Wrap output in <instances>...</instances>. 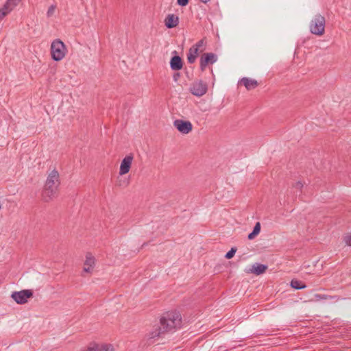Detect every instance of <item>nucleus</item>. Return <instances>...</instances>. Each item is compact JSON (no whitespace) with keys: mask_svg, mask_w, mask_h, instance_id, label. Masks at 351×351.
<instances>
[{"mask_svg":"<svg viewBox=\"0 0 351 351\" xmlns=\"http://www.w3.org/2000/svg\"><path fill=\"white\" fill-rule=\"evenodd\" d=\"M267 269V266L266 265L256 263L252 265L250 271L256 275H261L265 273Z\"/></svg>","mask_w":351,"mask_h":351,"instance_id":"15","label":"nucleus"},{"mask_svg":"<svg viewBox=\"0 0 351 351\" xmlns=\"http://www.w3.org/2000/svg\"><path fill=\"white\" fill-rule=\"evenodd\" d=\"M326 20L324 16L317 14L310 23V31L315 35L322 36L324 33Z\"/></svg>","mask_w":351,"mask_h":351,"instance_id":"4","label":"nucleus"},{"mask_svg":"<svg viewBox=\"0 0 351 351\" xmlns=\"http://www.w3.org/2000/svg\"><path fill=\"white\" fill-rule=\"evenodd\" d=\"M133 155L132 154L126 156L121 161L119 175L123 176L128 173L131 168L132 162L133 160Z\"/></svg>","mask_w":351,"mask_h":351,"instance_id":"10","label":"nucleus"},{"mask_svg":"<svg viewBox=\"0 0 351 351\" xmlns=\"http://www.w3.org/2000/svg\"><path fill=\"white\" fill-rule=\"evenodd\" d=\"M182 316L177 311H169L163 313L159 319V325H155L147 334L148 339H156L163 335L172 332L181 328Z\"/></svg>","mask_w":351,"mask_h":351,"instance_id":"1","label":"nucleus"},{"mask_svg":"<svg viewBox=\"0 0 351 351\" xmlns=\"http://www.w3.org/2000/svg\"><path fill=\"white\" fill-rule=\"evenodd\" d=\"M343 240L347 245L351 246V232L345 234Z\"/></svg>","mask_w":351,"mask_h":351,"instance_id":"20","label":"nucleus"},{"mask_svg":"<svg viewBox=\"0 0 351 351\" xmlns=\"http://www.w3.org/2000/svg\"><path fill=\"white\" fill-rule=\"evenodd\" d=\"M201 2L204 3H208L210 0H199Z\"/></svg>","mask_w":351,"mask_h":351,"instance_id":"29","label":"nucleus"},{"mask_svg":"<svg viewBox=\"0 0 351 351\" xmlns=\"http://www.w3.org/2000/svg\"><path fill=\"white\" fill-rule=\"evenodd\" d=\"M67 50L64 43L60 39L54 40L51 45V58L55 61L62 60Z\"/></svg>","mask_w":351,"mask_h":351,"instance_id":"3","label":"nucleus"},{"mask_svg":"<svg viewBox=\"0 0 351 351\" xmlns=\"http://www.w3.org/2000/svg\"><path fill=\"white\" fill-rule=\"evenodd\" d=\"M217 60V56L213 53H204L201 56L199 60V69L204 71L207 66L213 64Z\"/></svg>","mask_w":351,"mask_h":351,"instance_id":"6","label":"nucleus"},{"mask_svg":"<svg viewBox=\"0 0 351 351\" xmlns=\"http://www.w3.org/2000/svg\"><path fill=\"white\" fill-rule=\"evenodd\" d=\"M56 5H51L49 6V8H48L47 12V17H51V16H53L55 10H56Z\"/></svg>","mask_w":351,"mask_h":351,"instance_id":"22","label":"nucleus"},{"mask_svg":"<svg viewBox=\"0 0 351 351\" xmlns=\"http://www.w3.org/2000/svg\"><path fill=\"white\" fill-rule=\"evenodd\" d=\"M173 53L177 54V51H173Z\"/></svg>","mask_w":351,"mask_h":351,"instance_id":"30","label":"nucleus"},{"mask_svg":"<svg viewBox=\"0 0 351 351\" xmlns=\"http://www.w3.org/2000/svg\"><path fill=\"white\" fill-rule=\"evenodd\" d=\"M294 187L300 190L303 187V184L301 182H297L295 184Z\"/></svg>","mask_w":351,"mask_h":351,"instance_id":"27","label":"nucleus"},{"mask_svg":"<svg viewBox=\"0 0 351 351\" xmlns=\"http://www.w3.org/2000/svg\"><path fill=\"white\" fill-rule=\"evenodd\" d=\"M170 67L173 71L181 70L183 67V61L182 58L178 56H173L170 60Z\"/></svg>","mask_w":351,"mask_h":351,"instance_id":"13","label":"nucleus"},{"mask_svg":"<svg viewBox=\"0 0 351 351\" xmlns=\"http://www.w3.org/2000/svg\"><path fill=\"white\" fill-rule=\"evenodd\" d=\"M206 45V38H202L199 40L196 44L193 45L191 48H195L197 49V52L199 53V51H203L205 49V46Z\"/></svg>","mask_w":351,"mask_h":351,"instance_id":"18","label":"nucleus"},{"mask_svg":"<svg viewBox=\"0 0 351 351\" xmlns=\"http://www.w3.org/2000/svg\"><path fill=\"white\" fill-rule=\"evenodd\" d=\"M314 298L315 301H319L321 300H328L330 296L324 294H315Z\"/></svg>","mask_w":351,"mask_h":351,"instance_id":"21","label":"nucleus"},{"mask_svg":"<svg viewBox=\"0 0 351 351\" xmlns=\"http://www.w3.org/2000/svg\"><path fill=\"white\" fill-rule=\"evenodd\" d=\"M254 233H256V234H258L261 232V223L260 222H257L254 228H253V230H252Z\"/></svg>","mask_w":351,"mask_h":351,"instance_id":"23","label":"nucleus"},{"mask_svg":"<svg viewBox=\"0 0 351 351\" xmlns=\"http://www.w3.org/2000/svg\"><path fill=\"white\" fill-rule=\"evenodd\" d=\"M208 86L206 83L202 80L194 82L190 88V92L193 95L201 97L206 93Z\"/></svg>","mask_w":351,"mask_h":351,"instance_id":"7","label":"nucleus"},{"mask_svg":"<svg viewBox=\"0 0 351 351\" xmlns=\"http://www.w3.org/2000/svg\"><path fill=\"white\" fill-rule=\"evenodd\" d=\"M237 252V247H233L230 249V250H229L225 255V258H227V259H230L232 258L235 253Z\"/></svg>","mask_w":351,"mask_h":351,"instance_id":"19","label":"nucleus"},{"mask_svg":"<svg viewBox=\"0 0 351 351\" xmlns=\"http://www.w3.org/2000/svg\"><path fill=\"white\" fill-rule=\"evenodd\" d=\"M198 52L195 48H190L187 53V60L189 64H193L195 62L197 57L198 56Z\"/></svg>","mask_w":351,"mask_h":351,"instance_id":"16","label":"nucleus"},{"mask_svg":"<svg viewBox=\"0 0 351 351\" xmlns=\"http://www.w3.org/2000/svg\"><path fill=\"white\" fill-rule=\"evenodd\" d=\"M291 287L295 289H302L306 287V285L301 280L293 279L291 281Z\"/></svg>","mask_w":351,"mask_h":351,"instance_id":"17","label":"nucleus"},{"mask_svg":"<svg viewBox=\"0 0 351 351\" xmlns=\"http://www.w3.org/2000/svg\"><path fill=\"white\" fill-rule=\"evenodd\" d=\"M95 265V259L91 253L86 254V260L84 262V271L90 273Z\"/></svg>","mask_w":351,"mask_h":351,"instance_id":"11","label":"nucleus"},{"mask_svg":"<svg viewBox=\"0 0 351 351\" xmlns=\"http://www.w3.org/2000/svg\"><path fill=\"white\" fill-rule=\"evenodd\" d=\"M21 0H7L2 8H0V21L8 14Z\"/></svg>","mask_w":351,"mask_h":351,"instance_id":"9","label":"nucleus"},{"mask_svg":"<svg viewBox=\"0 0 351 351\" xmlns=\"http://www.w3.org/2000/svg\"><path fill=\"white\" fill-rule=\"evenodd\" d=\"M239 83L242 84L248 90H253L258 86V82L256 80L247 77H243L240 80Z\"/></svg>","mask_w":351,"mask_h":351,"instance_id":"14","label":"nucleus"},{"mask_svg":"<svg viewBox=\"0 0 351 351\" xmlns=\"http://www.w3.org/2000/svg\"><path fill=\"white\" fill-rule=\"evenodd\" d=\"M189 0H177V4L180 6L184 7L188 5Z\"/></svg>","mask_w":351,"mask_h":351,"instance_id":"24","label":"nucleus"},{"mask_svg":"<svg viewBox=\"0 0 351 351\" xmlns=\"http://www.w3.org/2000/svg\"><path fill=\"white\" fill-rule=\"evenodd\" d=\"M180 74L179 73H174L173 75V80L176 82L178 81V79L180 78Z\"/></svg>","mask_w":351,"mask_h":351,"instance_id":"28","label":"nucleus"},{"mask_svg":"<svg viewBox=\"0 0 351 351\" xmlns=\"http://www.w3.org/2000/svg\"><path fill=\"white\" fill-rule=\"evenodd\" d=\"M173 126L182 134H187L193 130V125L189 121L176 119L173 121Z\"/></svg>","mask_w":351,"mask_h":351,"instance_id":"8","label":"nucleus"},{"mask_svg":"<svg viewBox=\"0 0 351 351\" xmlns=\"http://www.w3.org/2000/svg\"><path fill=\"white\" fill-rule=\"evenodd\" d=\"M257 235H258V234H256V233H254V232L252 231L251 233H250V234H248L247 238H248V239H250V240H252V239H254Z\"/></svg>","mask_w":351,"mask_h":351,"instance_id":"26","label":"nucleus"},{"mask_svg":"<svg viewBox=\"0 0 351 351\" xmlns=\"http://www.w3.org/2000/svg\"><path fill=\"white\" fill-rule=\"evenodd\" d=\"M60 184L59 173L57 170L54 169L48 175L41 193L42 199L44 202H49L57 196Z\"/></svg>","mask_w":351,"mask_h":351,"instance_id":"2","label":"nucleus"},{"mask_svg":"<svg viewBox=\"0 0 351 351\" xmlns=\"http://www.w3.org/2000/svg\"><path fill=\"white\" fill-rule=\"evenodd\" d=\"M129 184V180H124L123 182L119 181L118 185L119 186H127Z\"/></svg>","mask_w":351,"mask_h":351,"instance_id":"25","label":"nucleus"},{"mask_svg":"<svg viewBox=\"0 0 351 351\" xmlns=\"http://www.w3.org/2000/svg\"><path fill=\"white\" fill-rule=\"evenodd\" d=\"M178 23L179 17L173 14H168L165 19V25L168 29L176 27Z\"/></svg>","mask_w":351,"mask_h":351,"instance_id":"12","label":"nucleus"},{"mask_svg":"<svg viewBox=\"0 0 351 351\" xmlns=\"http://www.w3.org/2000/svg\"><path fill=\"white\" fill-rule=\"evenodd\" d=\"M33 296V291L31 289H25L20 291H14L12 293L11 298L19 304H24L27 300Z\"/></svg>","mask_w":351,"mask_h":351,"instance_id":"5","label":"nucleus"}]
</instances>
